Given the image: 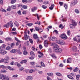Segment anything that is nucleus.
Here are the masks:
<instances>
[{"mask_svg":"<svg viewBox=\"0 0 80 80\" xmlns=\"http://www.w3.org/2000/svg\"><path fill=\"white\" fill-rule=\"evenodd\" d=\"M52 45L53 46V52H62V49L60 48H58L59 47L57 44L53 43H52Z\"/></svg>","mask_w":80,"mask_h":80,"instance_id":"nucleus-1","label":"nucleus"},{"mask_svg":"<svg viewBox=\"0 0 80 80\" xmlns=\"http://www.w3.org/2000/svg\"><path fill=\"white\" fill-rule=\"evenodd\" d=\"M0 78L2 80H9L10 77L9 76H6V75L0 74Z\"/></svg>","mask_w":80,"mask_h":80,"instance_id":"nucleus-2","label":"nucleus"},{"mask_svg":"<svg viewBox=\"0 0 80 80\" xmlns=\"http://www.w3.org/2000/svg\"><path fill=\"white\" fill-rule=\"evenodd\" d=\"M72 24H70V28H72L74 26H76L77 25V22L74 21V20H72Z\"/></svg>","mask_w":80,"mask_h":80,"instance_id":"nucleus-3","label":"nucleus"},{"mask_svg":"<svg viewBox=\"0 0 80 80\" xmlns=\"http://www.w3.org/2000/svg\"><path fill=\"white\" fill-rule=\"evenodd\" d=\"M7 53V51L3 50V49H2L1 48H0V54L1 55H5Z\"/></svg>","mask_w":80,"mask_h":80,"instance_id":"nucleus-4","label":"nucleus"},{"mask_svg":"<svg viewBox=\"0 0 80 80\" xmlns=\"http://www.w3.org/2000/svg\"><path fill=\"white\" fill-rule=\"evenodd\" d=\"M61 38L63 39L64 40H65L67 38V37L66 36V35L64 34H62L61 35Z\"/></svg>","mask_w":80,"mask_h":80,"instance_id":"nucleus-5","label":"nucleus"},{"mask_svg":"<svg viewBox=\"0 0 80 80\" xmlns=\"http://www.w3.org/2000/svg\"><path fill=\"white\" fill-rule=\"evenodd\" d=\"M48 41L47 40H45L44 41V45L45 47H48Z\"/></svg>","mask_w":80,"mask_h":80,"instance_id":"nucleus-6","label":"nucleus"},{"mask_svg":"<svg viewBox=\"0 0 80 80\" xmlns=\"http://www.w3.org/2000/svg\"><path fill=\"white\" fill-rule=\"evenodd\" d=\"M24 36L25 40H27L28 39V38H29V36H27V33L25 32L24 33Z\"/></svg>","mask_w":80,"mask_h":80,"instance_id":"nucleus-7","label":"nucleus"},{"mask_svg":"<svg viewBox=\"0 0 80 80\" xmlns=\"http://www.w3.org/2000/svg\"><path fill=\"white\" fill-rule=\"evenodd\" d=\"M48 38L49 40H52V41H55V40H57V38L55 37H50V38Z\"/></svg>","mask_w":80,"mask_h":80,"instance_id":"nucleus-8","label":"nucleus"},{"mask_svg":"<svg viewBox=\"0 0 80 80\" xmlns=\"http://www.w3.org/2000/svg\"><path fill=\"white\" fill-rule=\"evenodd\" d=\"M72 62V59L69 58L67 59V63H70Z\"/></svg>","mask_w":80,"mask_h":80,"instance_id":"nucleus-9","label":"nucleus"},{"mask_svg":"<svg viewBox=\"0 0 80 80\" xmlns=\"http://www.w3.org/2000/svg\"><path fill=\"white\" fill-rule=\"evenodd\" d=\"M26 79L27 80H32L33 78H32V76H29L27 77Z\"/></svg>","mask_w":80,"mask_h":80,"instance_id":"nucleus-10","label":"nucleus"},{"mask_svg":"<svg viewBox=\"0 0 80 80\" xmlns=\"http://www.w3.org/2000/svg\"><path fill=\"white\" fill-rule=\"evenodd\" d=\"M18 50L17 49H13L10 51V52L11 53H16L17 52Z\"/></svg>","mask_w":80,"mask_h":80,"instance_id":"nucleus-11","label":"nucleus"},{"mask_svg":"<svg viewBox=\"0 0 80 80\" xmlns=\"http://www.w3.org/2000/svg\"><path fill=\"white\" fill-rule=\"evenodd\" d=\"M37 8L36 7L32 8L31 9V11L32 12H35V10H37Z\"/></svg>","mask_w":80,"mask_h":80,"instance_id":"nucleus-12","label":"nucleus"},{"mask_svg":"<svg viewBox=\"0 0 80 80\" xmlns=\"http://www.w3.org/2000/svg\"><path fill=\"white\" fill-rule=\"evenodd\" d=\"M14 25L15 26V27H18L20 25H19V24L18 23V22H15L14 23Z\"/></svg>","mask_w":80,"mask_h":80,"instance_id":"nucleus-13","label":"nucleus"},{"mask_svg":"<svg viewBox=\"0 0 80 80\" xmlns=\"http://www.w3.org/2000/svg\"><path fill=\"white\" fill-rule=\"evenodd\" d=\"M9 22L7 23L6 24H5L3 25V27H5L6 28H8L9 27Z\"/></svg>","mask_w":80,"mask_h":80,"instance_id":"nucleus-14","label":"nucleus"},{"mask_svg":"<svg viewBox=\"0 0 80 80\" xmlns=\"http://www.w3.org/2000/svg\"><path fill=\"white\" fill-rule=\"evenodd\" d=\"M51 56L53 57L54 59H56V58H57V57L55 56V55L54 54H52L51 55Z\"/></svg>","mask_w":80,"mask_h":80,"instance_id":"nucleus-15","label":"nucleus"},{"mask_svg":"<svg viewBox=\"0 0 80 80\" xmlns=\"http://www.w3.org/2000/svg\"><path fill=\"white\" fill-rule=\"evenodd\" d=\"M55 6V5L54 4H52L51 5V6L49 7V8L50 10H52V9H53V7H54Z\"/></svg>","mask_w":80,"mask_h":80,"instance_id":"nucleus-16","label":"nucleus"},{"mask_svg":"<svg viewBox=\"0 0 80 80\" xmlns=\"http://www.w3.org/2000/svg\"><path fill=\"white\" fill-rule=\"evenodd\" d=\"M7 68H8V69H9V70H14V69L10 67V66H7Z\"/></svg>","mask_w":80,"mask_h":80,"instance_id":"nucleus-17","label":"nucleus"},{"mask_svg":"<svg viewBox=\"0 0 80 80\" xmlns=\"http://www.w3.org/2000/svg\"><path fill=\"white\" fill-rule=\"evenodd\" d=\"M33 38L34 39H37V38H38V36H37V34H35L33 35Z\"/></svg>","mask_w":80,"mask_h":80,"instance_id":"nucleus-18","label":"nucleus"},{"mask_svg":"<svg viewBox=\"0 0 80 80\" xmlns=\"http://www.w3.org/2000/svg\"><path fill=\"white\" fill-rule=\"evenodd\" d=\"M11 7L12 8H13V9H16V8H17V6H16V5H13L11 6Z\"/></svg>","mask_w":80,"mask_h":80,"instance_id":"nucleus-19","label":"nucleus"},{"mask_svg":"<svg viewBox=\"0 0 80 80\" xmlns=\"http://www.w3.org/2000/svg\"><path fill=\"white\" fill-rule=\"evenodd\" d=\"M9 25L11 27H13V22H12V21H11L9 23Z\"/></svg>","mask_w":80,"mask_h":80,"instance_id":"nucleus-20","label":"nucleus"},{"mask_svg":"<svg viewBox=\"0 0 80 80\" xmlns=\"http://www.w3.org/2000/svg\"><path fill=\"white\" fill-rule=\"evenodd\" d=\"M27 61L26 60H23L21 61L20 63L21 64H23V63H26Z\"/></svg>","mask_w":80,"mask_h":80,"instance_id":"nucleus-21","label":"nucleus"},{"mask_svg":"<svg viewBox=\"0 0 80 80\" xmlns=\"http://www.w3.org/2000/svg\"><path fill=\"white\" fill-rule=\"evenodd\" d=\"M75 1H74L72 2L71 3V4H72V6H73V5H75L76 4H77V3L75 2Z\"/></svg>","mask_w":80,"mask_h":80,"instance_id":"nucleus-22","label":"nucleus"},{"mask_svg":"<svg viewBox=\"0 0 80 80\" xmlns=\"http://www.w3.org/2000/svg\"><path fill=\"white\" fill-rule=\"evenodd\" d=\"M78 70H79V69H78V68L76 67L75 68V69H74L73 70V72H77Z\"/></svg>","mask_w":80,"mask_h":80,"instance_id":"nucleus-23","label":"nucleus"},{"mask_svg":"<svg viewBox=\"0 0 80 80\" xmlns=\"http://www.w3.org/2000/svg\"><path fill=\"white\" fill-rule=\"evenodd\" d=\"M67 77L69 78H70V79H71V80H73V78L72 77V76H70V75H68Z\"/></svg>","mask_w":80,"mask_h":80,"instance_id":"nucleus-24","label":"nucleus"},{"mask_svg":"<svg viewBox=\"0 0 80 80\" xmlns=\"http://www.w3.org/2000/svg\"><path fill=\"white\" fill-rule=\"evenodd\" d=\"M77 38L78 39V42H80V35H77Z\"/></svg>","mask_w":80,"mask_h":80,"instance_id":"nucleus-25","label":"nucleus"},{"mask_svg":"<svg viewBox=\"0 0 80 80\" xmlns=\"http://www.w3.org/2000/svg\"><path fill=\"white\" fill-rule=\"evenodd\" d=\"M22 8H23L24 9H27V6L22 5Z\"/></svg>","mask_w":80,"mask_h":80,"instance_id":"nucleus-26","label":"nucleus"},{"mask_svg":"<svg viewBox=\"0 0 80 80\" xmlns=\"http://www.w3.org/2000/svg\"><path fill=\"white\" fill-rule=\"evenodd\" d=\"M65 44V42L63 40H61L60 42V45H64Z\"/></svg>","mask_w":80,"mask_h":80,"instance_id":"nucleus-27","label":"nucleus"},{"mask_svg":"<svg viewBox=\"0 0 80 80\" xmlns=\"http://www.w3.org/2000/svg\"><path fill=\"white\" fill-rule=\"evenodd\" d=\"M77 47H74L72 48V50H74V51H75V52H76L77 51Z\"/></svg>","mask_w":80,"mask_h":80,"instance_id":"nucleus-28","label":"nucleus"},{"mask_svg":"<svg viewBox=\"0 0 80 80\" xmlns=\"http://www.w3.org/2000/svg\"><path fill=\"white\" fill-rule=\"evenodd\" d=\"M30 55L31 56L35 57V53L32 51L30 52Z\"/></svg>","mask_w":80,"mask_h":80,"instance_id":"nucleus-29","label":"nucleus"},{"mask_svg":"<svg viewBox=\"0 0 80 80\" xmlns=\"http://www.w3.org/2000/svg\"><path fill=\"white\" fill-rule=\"evenodd\" d=\"M6 40L7 41L10 40V41H12V39L10 38H6Z\"/></svg>","mask_w":80,"mask_h":80,"instance_id":"nucleus-30","label":"nucleus"},{"mask_svg":"<svg viewBox=\"0 0 80 80\" xmlns=\"http://www.w3.org/2000/svg\"><path fill=\"white\" fill-rule=\"evenodd\" d=\"M16 2V0H11V3L13 4Z\"/></svg>","mask_w":80,"mask_h":80,"instance_id":"nucleus-31","label":"nucleus"},{"mask_svg":"<svg viewBox=\"0 0 80 80\" xmlns=\"http://www.w3.org/2000/svg\"><path fill=\"white\" fill-rule=\"evenodd\" d=\"M56 74L57 76H58L59 77L60 76H62V74L59 72H56Z\"/></svg>","mask_w":80,"mask_h":80,"instance_id":"nucleus-32","label":"nucleus"},{"mask_svg":"<svg viewBox=\"0 0 80 80\" xmlns=\"http://www.w3.org/2000/svg\"><path fill=\"white\" fill-rule=\"evenodd\" d=\"M74 11L76 13H79V11L77 9H75Z\"/></svg>","mask_w":80,"mask_h":80,"instance_id":"nucleus-33","label":"nucleus"},{"mask_svg":"<svg viewBox=\"0 0 80 80\" xmlns=\"http://www.w3.org/2000/svg\"><path fill=\"white\" fill-rule=\"evenodd\" d=\"M27 25H28V27H31V26H32L33 25V23H28L27 24Z\"/></svg>","mask_w":80,"mask_h":80,"instance_id":"nucleus-34","label":"nucleus"},{"mask_svg":"<svg viewBox=\"0 0 80 80\" xmlns=\"http://www.w3.org/2000/svg\"><path fill=\"white\" fill-rule=\"evenodd\" d=\"M7 10L8 12H10V11L11 10V8L9 6L8 8L7 9Z\"/></svg>","mask_w":80,"mask_h":80,"instance_id":"nucleus-35","label":"nucleus"},{"mask_svg":"<svg viewBox=\"0 0 80 80\" xmlns=\"http://www.w3.org/2000/svg\"><path fill=\"white\" fill-rule=\"evenodd\" d=\"M42 8H43L44 9H46V8H47V7L44 5L42 6Z\"/></svg>","mask_w":80,"mask_h":80,"instance_id":"nucleus-36","label":"nucleus"},{"mask_svg":"<svg viewBox=\"0 0 80 80\" xmlns=\"http://www.w3.org/2000/svg\"><path fill=\"white\" fill-rule=\"evenodd\" d=\"M28 52L26 51H24L23 52V54L24 55H27Z\"/></svg>","mask_w":80,"mask_h":80,"instance_id":"nucleus-37","label":"nucleus"},{"mask_svg":"<svg viewBox=\"0 0 80 80\" xmlns=\"http://www.w3.org/2000/svg\"><path fill=\"white\" fill-rule=\"evenodd\" d=\"M14 45H15V43H12L11 44V48H13V47H14Z\"/></svg>","mask_w":80,"mask_h":80,"instance_id":"nucleus-38","label":"nucleus"},{"mask_svg":"<svg viewBox=\"0 0 80 80\" xmlns=\"http://www.w3.org/2000/svg\"><path fill=\"white\" fill-rule=\"evenodd\" d=\"M41 66H42V67H45V64H44V63H43L42 62H41Z\"/></svg>","mask_w":80,"mask_h":80,"instance_id":"nucleus-39","label":"nucleus"},{"mask_svg":"<svg viewBox=\"0 0 80 80\" xmlns=\"http://www.w3.org/2000/svg\"><path fill=\"white\" fill-rule=\"evenodd\" d=\"M37 42L38 43H40L41 42L40 40V39H39V38H38L37 39Z\"/></svg>","mask_w":80,"mask_h":80,"instance_id":"nucleus-40","label":"nucleus"},{"mask_svg":"<svg viewBox=\"0 0 80 80\" xmlns=\"http://www.w3.org/2000/svg\"><path fill=\"white\" fill-rule=\"evenodd\" d=\"M22 3H27L28 2V1H27V0H22Z\"/></svg>","mask_w":80,"mask_h":80,"instance_id":"nucleus-41","label":"nucleus"},{"mask_svg":"<svg viewBox=\"0 0 80 80\" xmlns=\"http://www.w3.org/2000/svg\"><path fill=\"white\" fill-rule=\"evenodd\" d=\"M47 74L48 75V76H52V75H53V73H48Z\"/></svg>","mask_w":80,"mask_h":80,"instance_id":"nucleus-42","label":"nucleus"},{"mask_svg":"<svg viewBox=\"0 0 80 80\" xmlns=\"http://www.w3.org/2000/svg\"><path fill=\"white\" fill-rule=\"evenodd\" d=\"M80 75H77L76 76V79L78 80V79H79V78L80 77Z\"/></svg>","mask_w":80,"mask_h":80,"instance_id":"nucleus-43","label":"nucleus"},{"mask_svg":"<svg viewBox=\"0 0 80 80\" xmlns=\"http://www.w3.org/2000/svg\"><path fill=\"white\" fill-rule=\"evenodd\" d=\"M17 13L18 14V15H22V14L21 13V11L20 10L18 11Z\"/></svg>","mask_w":80,"mask_h":80,"instance_id":"nucleus-44","label":"nucleus"},{"mask_svg":"<svg viewBox=\"0 0 80 80\" xmlns=\"http://www.w3.org/2000/svg\"><path fill=\"white\" fill-rule=\"evenodd\" d=\"M5 45L4 44H3L2 48H2V50H3V49H5Z\"/></svg>","mask_w":80,"mask_h":80,"instance_id":"nucleus-45","label":"nucleus"},{"mask_svg":"<svg viewBox=\"0 0 80 80\" xmlns=\"http://www.w3.org/2000/svg\"><path fill=\"white\" fill-rule=\"evenodd\" d=\"M61 42V40H57L56 41V42L58 43V44H60Z\"/></svg>","mask_w":80,"mask_h":80,"instance_id":"nucleus-46","label":"nucleus"},{"mask_svg":"<svg viewBox=\"0 0 80 80\" xmlns=\"http://www.w3.org/2000/svg\"><path fill=\"white\" fill-rule=\"evenodd\" d=\"M64 6L65 7V9H67V8H68V6H67V4H64Z\"/></svg>","mask_w":80,"mask_h":80,"instance_id":"nucleus-47","label":"nucleus"},{"mask_svg":"<svg viewBox=\"0 0 80 80\" xmlns=\"http://www.w3.org/2000/svg\"><path fill=\"white\" fill-rule=\"evenodd\" d=\"M4 63H8V59H4Z\"/></svg>","mask_w":80,"mask_h":80,"instance_id":"nucleus-48","label":"nucleus"},{"mask_svg":"<svg viewBox=\"0 0 80 80\" xmlns=\"http://www.w3.org/2000/svg\"><path fill=\"white\" fill-rule=\"evenodd\" d=\"M59 28H63V25L62 24H60L59 26Z\"/></svg>","mask_w":80,"mask_h":80,"instance_id":"nucleus-49","label":"nucleus"},{"mask_svg":"<svg viewBox=\"0 0 80 80\" xmlns=\"http://www.w3.org/2000/svg\"><path fill=\"white\" fill-rule=\"evenodd\" d=\"M15 39L17 42H20V41L18 39V38H17L15 37Z\"/></svg>","mask_w":80,"mask_h":80,"instance_id":"nucleus-50","label":"nucleus"},{"mask_svg":"<svg viewBox=\"0 0 80 80\" xmlns=\"http://www.w3.org/2000/svg\"><path fill=\"white\" fill-rule=\"evenodd\" d=\"M49 3V2H44L43 3V4L44 5H47V4H48Z\"/></svg>","mask_w":80,"mask_h":80,"instance_id":"nucleus-51","label":"nucleus"},{"mask_svg":"<svg viewBox=\"0 0 80 80\" xmlns=\"http://www.w3.org/2000/svg\"><path fill=\"white\" fill-rule=\"evenodd\" d=\"M17 66L18 67H20L21 66H22V65H21L20 63H18V62L17 63Z\"/></svg>","mask_w":80,"mask_h":80,"instance_id":"nucleus-52","label":"nucleus"},{"mask_svg":"<svg viewBox=\"0 0 80 80\" xmlns=\"http://www.w3.org/2000/svg\"><path fill=\"white\" fill-rule=\"evenodd\" d=\"M1 68L3 69L5 68H7V67L4 65H1Z\"/></svg>","mask_w":80,"mask_h":80,"instance_id":"nucleus-53","label":"nucleus"},{"mask_svg":"<svg viewBox=\"0 0 80 80\" xmlns=\"http://www.w3.org/2000/svg\"><path fill=\"white\" fill-rule=\"evenodd\" d=\"M67 34L69 36L70 35V31H68L67 32Z\"/></svg>","mask_w":80,"mask_h":80,"instance_id":"nucleus-54","label":"nucleus"},{"mask_svg":"<svg viewBox=\"0 0 80 80\" xmlns=\"http://www.w3.org/2000/svg\"><path fill=\"white\" fill-rule=\"evenodd\" d=\"M26 45L28 46L29 45V41H27L25 43Z\"/></svg>","mask_w":80,"mask_h":80,"instance_id":"nucleus-55","label":"nucleus"},{"mask_svg":"<svg viewBox=\"0 0 80 80\" xmlns=\"http://www.w3.org/2000/svg\"><path fill=\"white\" fill-rule=\"evenodd\" d=\"M1 72H2V73H6V72H7V71L5 70H1Z\"/></svg>","mask_w":80,"mask_h":80,"instance_id":"nucleus-56","label":"nucleus"},{"mask_svg":"<svg viewBox=\"0 0 80 80\" xmlns=\"http://www.w3.org/2000/svg\"><path fill=\"white\" fill-rule=\"evenodd\" d=\"M29 42H31V43H33V40L32 39H29Z\"/></svg>","mask_w":80,"mask_h":80,"instance_id":"nucleus-57","label":"nucleus"},{"mask_svg":"<svg viewBox=\"0 0 80 80\" xmlns=\"http://www.w3.org/2000/svg\"><path fill=\"white\" fill-rule=\"evenodd\" d=\"M35 30H36V31H38L40 30H39V29H38V28H37V27H35Z\"/></svg>","mask_w":80,"mask_h":80,"instance_id":"nucleus-58","label":"nucleus"},{"mask_svg":"<svg viewBox=\"0 0 80 80\" xmlns=\"http://www.w3.org/2000/svg\"><path fill=\"white\" fill-rule=\"evenodd\" d=\"M34 56H32L31 57H29V59H31V60H33L34 59Z\"/></svg>","mask_w":80,"mask_h":80,"instance_id":"nucleus-59","label":"nucleus"},{"mask_svg":"<svg viewBox=\"0 0 80 80\" xmlns=\"http://www.w3.org/2000/svg\"><path fill=\"white\" fill-rule=\"evenodd\" d=\"M40 22H38V21L36 22L35 23V24H36L37 25H40Z\"/></svg>","mask_w":80,"mask_h":80,"instance_id":"nucleus-60","label":"nucleus"},{"mask_svg":"<svg viewBox=\"0 0 80 80\" xmlns=\"http://www.w3.org/2000/svg\"><path fill=\"white\" fill-rule=\"evenodd\" d=\"M59 3L60 5V6H62V5H63V2H59Z\"/></svg>","mask_w":80,"mask_h":80,"instance_id":"nucleus-61","label":"nucleus"},{"mask_svg":"<svg viewBox=\"0 0 80 80\" xmlns=\"http://www.w3.org/2000/svg\"><path fill=\"white\" fill-rule=\"evenodd\" d=\"M10 48H11L10 47V46H8L7 48L6 49L7 50H9Z\"/></svg>","mask_w":80,"mask_h":80,"instance_id":"nucleus-62","label":"nucleus"},{"mask_svg":"<svg viewBox=\"0 0 80 80\" xmlns=\"http://www.w3.org/2000/svg\"><path fill=\"white\" fill-rule=\"evenodd\" d=\"M3 0H0V4L1 5H2L3 4Z\"/></svg>","mask_w":80,"mask_h":80,"instance_id":"nucleus-63","label":"nucleus"},{"mask_svg":"<svg viewBox=\"0 0 80 80\" xmlns=\"http://www.w3.org/2000/svg\"><path fill=\"white\" fill-rule=\"evenodd\" d=\"M47 79L48 80H52V79L50 78L49 77H47Z\"/></svg>","mask_w":80,"mask_h":80,"instance_id":"nucleus-64","label":"nucleus"}]
</instances>
